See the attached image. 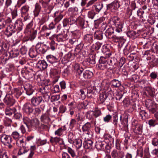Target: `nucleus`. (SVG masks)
Here are the masks:
<instances>
[{"mask_svg":"<svg viewBox=\"0 0 158 158\" xmlns=\"http://www.w3.org/2000/svg\"><path fill=\"white\" fill-rule=\"evenodd\" d=\"M56 43L52 40L49 43L48 46L41 42H38L36 44L37 49L40 53L43 54L45 53L50 49L52 51H54L56 49Z\"/></svg>","mask_w":158,"mask_h":158,"instance_id":"nucleus-1","label":"nucleus"},{"mask_svg":"<svg viewBox=\"0 0 158 158\" xmlns=\"http://www.w3.org/2000/svg\"><path fill=\"white\" fill-rule=\"evenodd\" d=\"M35 148V146H31L30 149L28 148L27 147L21 148L19 149L18 154L19 155H21L28 153L29 155L27 158H32L34 154V150Z\"/></svg>","mask_w":158,"mask_h":158,"instance_id":"nucleus-2","label":"nucleus"},{"mask_svg":"<svg viewBox=\"0 0 158 158\" xmlns=\"http://www.w3.org/2000/svg\"><path fill=\"white\" fill-rule=\"evenodd\" d=\"M145 105L151 113L153 114L158 110V105L152 100H147L145 101Z\"/></svg>","mask_w":158,"mask_h":158,"instance_id":"nucleus-3","label":"nucleus"},{"mask_svg":"<svg viewBox=\"0 0 158 158\" xmlns=\"http://www.w3.org/2000/svg\"><path fill=\"white\" fill-rule=\"evenodd\" d=\"M109 59L108 58H106L103 56H101L99 60V63L97 65L98 68L101 70H104L107 68H110V67H108L109 65L108 64Z\"/></svg>","mask_w":158,"mask_h":158,"instance_id":"nucleus-4","label":"nucleus"},{"mask_svg":"<svg viewBox=\"0 0 158 158\" xmlns=\"http://www.w3.org/2000/svg\"><path fill=\"white\" fill-rule=\"evenodd\" d=\"M33 106L32 104L30 102L25 103L23 106V112L27 114L30 115L33 112L34 109Z\"/></svg>","mask_w":158,"mask_h":158,"instance_id":"nucleus-5","label":"nucleus"},{"mask_svg":"<svg viewBox=\"0 0 158 158\" xmlns=\"http://www.w3.org/2000/svg\"><path fill=\"white\" fill-rule=\"evenodd\" d=\"M102 114L101 111L99 110H95L94 111H91L88 112L87 115V117H88L91 120H92L94 122V123H95L96 121H95V118L93 117L94 116L95 118H96L100 115Z\"/></svg>","mask_w":158,"mask_h":158,"instance_id":"nucleus-6","label":"nucleus"},{"mask_svg":"<svg viewBox=\"0 0 158 158\" xmlns=\"http://www.w3.org/2000/svg\"><path fill=\"white\" fill-rule=\"evenodd\" d=\"M48 84L46 86L44 87H42L40 88L39 89V91L41 93L44 99V101L45 100V102H48L50 98V94L48 91L46 89L47 88V86L48 85H49L50 84L48 82Z\"/></svg>","mask_w":158,"mask_h":158,"instance_id":"nucleus-7","label":"nucleus"},{"mask_svg":"<svg viewBox=\"0 0 158 158\" xmlns=\"http://www.w3.org/2000/svg\"><path fill=\"white\" fill-rule=\"evenodd\" d=\"M0 138L1 142L4 145H6L7 143H11L13 141L11 137L9 135L2 134L0 135Z\"/></svg>","mask_w":158,"mask_h":158,"instance_id":"nucleus-8","label":"nucleus"},{"mask_svg":"<svg viewBox=\"0 0 158 158\" xmlns=\"http://www.w3.org/2000/svg\"><path fill=\"white\" fill-rule=\"evenodd\" d=\"M3 101L8 106H13L15 102V100L12 98V95L7 94L6 95L3 99Z\"/></svg>","mask_w":158,"mask_h":158,"instance_id":"nucleus-9","label":"nucleus"},{"mask_svg":"<svg viewBox=\"0 0 158 158\" xmlns=\"http://www.w3.org/2000/svg\"><path fill=\"white\" fill-rule=\"evenodd\" d=\"M43 101L44 102V100H43L42 97L41 96H34L31 99V103L34 106H38Z\"/></svg>","mask_w":158,"mask_h":158,"instance_id":"nucleus-10","label":"nucleus"},{"mask_svg":"<svg viewBox=\"0 0 158 158\" xmlns=\"http://www.w3.org/2000/svg\"><path fill=\"white\" fill-rule=\"evenodd\" d=\"M16 31L14 25L10 24L6 27L5 31V34L7 37H9L11 36Z\"/></svg>","mask_w":158,"mask_h":158,"instance_id":"nucleus-11","label":"nucleus"},{"mask_svg":"<svg viewBox=\"0 0 158 158\" xmlns=\"http://www.w3.org/2000/svg\"><path fill=\"white\" fill-rule=\"evenodd\" d=\"M82 130L85 133L92 136V133L91 131V124L89 122H87L82 127Z\"/></svg>","mask_w":158,"mask_h":158,"instance_id":"nucleus-12","label":"nucleus"},{"mask_svg":"<svg viewBox=\"0 0 158 158\" xmlns=\"http://www.w3.org/2000/svg\"><path fill=\"white\" fill-rule=\"evenodd\" d=\"M14 25L16 31H17V32H18L22 30L23 24L22 19H19L15 21Z\"/></svg>","mask_w":158,"mask_h":158,"instance_id":"nucleus-13","label":"nucleus"},{"mask_svg":"<svg viewBox=\"0 0 158 158\" xmlns=\"http://www.w3.org/2000/svg\"><path fill=\"white\" fill-rule=\"evenodd\" d=\"M117 56L115 55V57H113L111 58L110 59H109V65H112L113 66V69H117L118 66V63L117 60Z\"/></svg>","mask_w":158,"mask_h":158,"instance_id":"nucleus-14","label":"nucleus"},{"mask_svg":"<svg viewBox=\"0 0 158 158\" xmlns=\"http://www.w3.org/2000/svg\"><path fill=\"white\" fill-rule=\"evenodd\" d=\"M67 13L71 17H74L78 14V9L76 7H70L67 11Z\"/></svg>","mask_w":158,"mask_h":158,"instance_id":"nucleus-15","label":"nucleus"},{"mask_svg":"<svg viewBox=\"0 0 158 158\" xmlns=\"http://www.w3.org/2000/svg\"><path fill=\"white\" fill-rule=\"evenodd\" d=\"M118 7V1L114 2L107 5V9H110L112 12H115Z\"/></svg>","mask_w":158,"mask_h":158,"instance_id":"nucleus-16","label":"nucleus"},{"mask_svg":"<svg viewBox=\"0 0 158 158\" xmlns=\"http://www.w3.org/2000/svg\"><path fill=\"white\" fill-rule=\"evenodd\" d=\"M84 40L85 43L88 45L91 44L93 41V36L90 34H87L84 36Z\"/></svg>","mask_w":158,"mask_h":158,"instance_id":"nucleus-17","label":"nucleus"},{"mask_svg":"<svg viewBox=\"0 0 158 158\" xmlns=\"http://www.w3.org/2000/svg\"><path fill=\"white\" fill-rule=\"evenodd\" d=\"M38 52L39 53H40L39 51L37 49L36 45H35V49L31 48L29 52V55L30 57L33 58L36 57L38 55Z\"/></svg>","mask_w":158,"mask_h":158,"instance_id":"nucleus-18","label":"nucleus"},{"mask_svg":"<svg viewBox=\"0 0 158 158\" xmlns=\"http://www.w3.org/2000/svg\"><path fill=\"white\" fill-rule=\"evenodd\" d=\"M23 123L26 125L29 131V129L31 128L32 119H31L28 117L25 116L23 118Z\"/></svg>","mask_w":158,"mask_h":158,"instance_id":"nucleus-19","label":"nucleus"},{"mask_svg":"<svg viewBox=\"0 0 158 158\" xmlns=\"http://www.w3.org/2000/svg\"><path fill=\"white\" fill-rule=\"evenodd\" d=\"M63 15L60 12L56 11L54 14L55 23H56L59 22L63 18Z\"/></svg>","mask_w":158,"mask_h":158,"instance_id":"nucleus-20","label":"nucleus"},{"mask_svg":"<svg viewBox=\"0 0 158 158\" xmlns=\"http://www.w3.org/2000/svg\"><path fill=\"white\" fill-rule=\"evenodd\" d=\"M76 25L79 26L81 28H83L87 27L86 24H85V20L81 17L77 18Z\"/></svg>","mask_w":158,"mask_h":158,"instance_id":"nucleus-21","label":"nucleus"},{"mask_svg":"<svg viewBox=\"0 0 158 158\" xmlns=\"http://www.w3.org/2000/svg\"><path fill=\"white\" fill-rule=\"evenodd\" d=\"M56 40L58 42L64 41L68 39V36L66 34H59L54 35Z\"/></svg>","mask_w":158,"mask_h":158,"instance_id":"nucleus-22","label":"nucleus"},{"mask_svg":"<svg viewBox=\"0 0 158 158\" xmlns=\"http://www.w3.org/2000/svg\"><path fill=\"white\" fill-rule=\"evenodd\" d=\"M50 142L52 143H55L59 144H62L64 142L63 139L60 137H51L50 140Z\"/></svg>","mask_w":158,"mask_h":158,"instance_id":"nucleus-23","label":"nucleus"},{"mask_svg":"<svg viewBox=\"0 0 158 158\" xmlns=\"http://www.w3.org/2000/svg\"><path fill=\"white\" fill-rule=\"evenodd\" d=\"M40 5L38 3H36L35 5V7L33 10V15L34 17L39 16L41 10Z\"/></svg>","mask_w":158,"mask_h":158,"instance_id":"nucleus-24","label":"nucleus"},{"mask_svg":"<svg viewBox=\"0 0 158 158\" xmlns=\"http://www.w3.org/2000/svg\"><path fill=\"white\" fill-rule=\"evenodd\" d=\"M11 21L10 18H8L6 20L1 19L0 20V29H2L4 28L6 25L8 23H10Z\"/></svg>","mask_w":158,"mask_h":158,"instance_id":"nucleus-25","label":"nucleus"},{"mask_svg":"<svg viewBox=\"0 0 158 158\" xmlns=\"http://www.w3.org/2000/svg\"><path fill=\"white\" fill-rule=\"evenodd\" d=\"M24 88L26 94L28 96L32 95L34 91L32 85L30 84L24 86Z\"/></svg>","mask_w":158,"mask_h":158,"instance_id":"nucleus-26","label":"nucleus"},{"mask_svg":"<svg viewBox=\"0 0 158 158\" xmlns=\"http://www.w3.org/2000/svg\"><path fill=\"white\" fill-rule=\"evenodd\" d=\"M41 122L45 124H48L50 121V118L47 113L43 114L40 117Z\"/></svg>","mask_w":158,"mask_h":158,"instance_id":"nucleus-27","label":"nucleus"},{"mask_svg":"<svg viewBox=\"0 0 158 158\" xmlns=\"http://www.w3.org/2000/svg\"><path fill=\"white\" fill-rule=\"evenodd\" d=\"M93 142L92 140L90 139L88 140L83 143V147L86 149H92L93 148Z\"/></svg>","mask_w":158,"mask_h":158,"instance_id":"nucleus-28","label":"nucleus"},{"mask_svg":"<svg viewBox=\"0 0 158 158\" xmlns=\"http://www.w3.org/2000/svg\"><path fill=\"white\" fill-rule=\"evenodd\" d=\"M40 123V121L37 118H34L32 119L31 128L34 127L38 130Z\"/></svg>","mask_w":158,"mask_h":158,"instance_id":"nucleus-29","label":"nucleus"},{"mask_svg":"<svg viewBox=\"0 0 158 158\" xmlns=\"http://www.w3.org/2000/svg\"><path fill=\"white\" fill-rule=\"evenodd\" d=\"M29 6L27 5H24L20 8V12L21 15H24L26 14H28L29 10Z\"/></svg>","mask_w":158,"mask_h":158,"instance_id":"nucleus-30","label":"nucleus"},{"mask_svg":"<svg viewBox=\"0 0 158 158\" xmlns=\"http://www.w3.org/2000/svg\"><path fill=\"white\" fill-rule=\"evenodd\" d=\"M37 65L40 69H42L44 70L47 68L48 66V64L47 62L44 60H40L38 61L37 63Z\"/></svg>","mask_w":158,"mask_h":158,"instance_id":"nucleus-31","label":"nucleus"},{"mask_svg":"<svg viewBox=\"0 0 158 158\" xmlns=\"http://www.w3.org/2000/svg\"><path fill=\"white\" fill-rule=\"evenodd\" d=\"M19 51L18 50H13L9 52L10 55L9 56L10 58H11L17 57L19 54Z\"/></svg>","mask_w":158,"mask_h":158,"instance_id":"nucleus-32","label":"nucleus"},{"mask_svg":"<svg viewBox=\"0 0 158 158\" xmlns=\"http://www.w3.org/2000/svg\"><path fill=\"white\" fill-rule=\"evenodd\" d=\"M16 111V109L15 107H13L11 108L9 107H7L6 109L5 113L6 115L11 116Z\"/></svg>","mask_w":158,"mask_h":158,"instance_id":"nucleus-33","label":"nucleus"},{"mask_svg":"<svg viewBox=\"0 0 158 158\" xmlns=\"http://www.w3.org/2000/svg\"><path fill=\"white\" fill-rule=\"evenodd\" d=\"M12 94L14 96L18 98L22 94V92L18 89L15 88L12 90Z\"/></svg>","mask_w":158,"mask_h":158,"instance_id":"nucleus-34","label":"nucleus"},{"mask_svg":"<svg viewBox=\"0 0 158 158\" xmlns=\"http://www.w3.org/2000/svg\"><path fill=\"white\" fill-rule=\"evenodd\" d=\"M74 70L77 74L80 75L84 70L78 64H76L74 66Z\"/></svg>","mask_w":158,"mask_h":158,"instance_id":"nucleus-35","label":"nucleus"},{"mask_svg":"<svg viewBox=\"0 0 158 158\" xmlns=\"http://www.w3.org/2000/svg\"><path fill=\"white\" fill-rule=\"evenodd\" d=\"M83 75L85 79H90L93 76V73L89 70H86L83 73Z\"/></svg>","mask_w":158,"mask_h":158,"instance_id":"nucleus-36","label":"nucleus"},{"mask_svg":"<svg viewBox=\"0 0 158 158\" xmlns=\"http://www.w3.org/2000/svg\"><path fill=\"white\" fill-rule=\"evenodd\" d=\"M65 130L64 127H61L55 131L54 134L56 135L59 136H61L63 135V133Z\"/></svg>","mask_w":158,"mask_h":158,"instance_id":"nucleus-37","label":"nucleus"},{"mask_svg":"<svg viewBox=\"0 0 158 158\" xmlns=\"http://www.w3.org/2000/svg\"><path fill=\"white\" fill-rule=\"evenodd\" d=\"M46 58L48 61L51 64L56 62L57 60L56 57L51 55L47 56Z\"/></svg>","mask_w":158,"mask_h":158,"instance_id":"nucleus-38","label":"nucleus"},{"mask_svg":"<svg viewBox=\"0 0 158 158\" xmlns=\"http://www.w3.org/2000/svg\"><path fill=\"white\" fill-rule=\"evenodd\" d=\"M33 20H31L28 24L26 25L25 28V31L27 32L30 31L31 32V31L33 30L32 28L33 26Z\"/></svg>","mask_w":158,"mask_h":158,"instance_id":"nucleus-39","label":"nucleus"},{"mask_svg":"<svg viewBox=\"0 0 158 158\" xmlns=\"http://www.w3.org/2000/svg\"><path fill=\"white\" fill-rule=\"evenodd\" d=\"M74 145L77 149L80 148L82 145V140L80 139H77L75 140L74 142Z\"/></svg>","mask_w":158,"mask_h":158,"instance_id":"nucleus-40","label":"nucleus"},{"mask_svg":"<svg viewBox=\"0 0 158 158\" xmlns=\"http://www.w3.org/2000/svg\"><path fill=\"white\" fill-rule=\"evenodd\" d=\"M148 123L150 127H154L156 125H158V120L156 119H149L148 120Z\"/></svg>","mask_w":158,"mask_h":158,"instance_id":"nucleus-41","label":"nucleus"},{"mask_svg":"<svg viewBox=\"0 0 158 158\" xmlns=\"http://www.w3.org/2000/svg\"><path fill=\"white\" fill-rule=\"evenodd\" d=\"M16 143L17 146L21 148L27 147L26 142H24L23 139L17 140Z\"/></svg>","mask_w":158,"mask_h":158,"instance_id":"nucleus-42","label":"nucleus"},{"mask_svg":"<svg viewBox=\"0 0 158 158\" xmlns=\"http://www.w3.org/2000/svg\"><path fill=\"white\" fill-rule=\"evenodd\" d=\"M113 123L115 127H117L118 123V112H115L113 114Z\"/></svg>","mask_w":158,"mask_h":158,"instance_id":"nucleus-43","label":"nucleus"},{"mask_svg":"<svg viewBox=\"0 0 158 158\" xmlns=\"http://www.w3.org/2000/svg\"><path fill=\"white\" fill-rule=\"evenodd\" d=\"M71 33H72V37L78 39L80 37L81 33L78 30L72 31Z\"/></svg>","mask_w":158,"mask_h":158,"instance_id":"nucleus-44","label":"nucleus"},{"mask_svg":"<svg viewBox=\"0 0 158 158\" xmlns=\"http://www.w3.org/2000/svg\"><path fill=\"white\" fill-rule=\"evenodd\" d=\"M49 30L48 27V26L46 25H44L41 28V31L45 32V35L46 36H49L51 33V31L49 32H48V31Z\"/></svg>","mask_w":158,"mask_h":158,"instance_id":"nucleus-45","label":"nucleus"},{"mask_svg":"<svg viewBox=\"0 0 158 158\" xmlns=\"http://www.w3.org/2000/svg\"><path fill=\"white\" fill-rule=\"evenodd\" d=\"M75 136L73 133L69 132L68 135V140L70 143H74L75 140Z\"/></svg>","mask_w":158,"mask_h":158,"instance_id":"nucleus-46","label":"nucleus"},{"mask_svg":"<svg viewBox=\"0 0 158 158\" xmlns=\"http://www.w3.org/2000/svg\"><path fill=\"white\" fill-rule=\"evenodd\" d=\"M102 34V31H97L94 33V37L97 40H101L103 38Z\"/></svg>","mask_w":158,"mask_h":158,"instance_id":"nucleus-47","label":"nucleus"},{"mask_svg":"<svg viewBox=\"0 0 158 158\" xmlns=\"http://www.w3.org/2000/svg\"><path fill=\"white\" fill-rule=\"evenodd\" d=\"M107 98V96L105 92H102L100 94L99 98L101 102H103Z\"/></svg>","mask_w":158,"mask_h":158,"instance_id":"nucleus-48","label":"nucleus"},{"mask_svg":"<svg viewBox=\"0 0 158 158\" xmlns=\"http://www.w3.org/2000/svg\"><path fill=\"white\" fill-rule=\"evenodd\" d=\"M10 136L14 139L17 140L20 137V133L16 131L13 132Z\"/></svg>","mask_w":158,"mask_h":158,"instance_id":"nucleus-49","label":"nucleus"},{"mask_svg":"<svg viewBox=\"0 0 158 158\" xmlns=\"http://www.w3.org/2000/svg\"><path fill=\"white\" fill-rule=\"evenodd\" d=\"M95 147L98 149L101 150L104 148V144L101 141H97L95 143Z\"/></svg>","mask_w":158,"mask_h":158,"instance_id":"nucleus-50","label":"nucleus"},{"mask_svg":"<svg viewBox=\"0 0 158 158\" xmlns=\"http://www.w3.org/2000/svg\"><path fill=\"white\" fill-rule=\"evenodd\" d=\"M22 17L23 18V22H29L31 20H33L29 14H26L24 15H21Z\"/></svg>","mask_w":158,"mask_h":158,"instance_id":"nucleus-51","label":"nucleus"},{"mask_svg":"<svg viewBox=\"0 0 158 158\" xmlns=\"http://www.w3.org/2000/svg\"><path fill=\"white\" fill-rule=\"evenodd\" d=\"M114 24L116 27L115 31L118 32V17H114L113 19Z\"/></svg>","mask_w":158,"mask_h":158,"instance_id":"nucleus-52","label":"nucleus"},{"mask_svg":"<svg viewBox=\"0 0 158 158\" xmlns=\"http://www.w3.org/2000/svg\"><path fill=\"white\" fill-rule=\"evenodd\" d=\"M78 94L79 97V98L82 99H84L85 98V95L84 91L82 89H81L78 92Z\"/></svg>","mask_w":158,"mask_h":158,"instance_id":"nucleus-53","label":"nucleus"},{"mask_svg":"<svg viewBox=\"0 0 158 158\" xmlns=\"http://www.w3.org/2000/svg\"><path fill=\"white\" fill-rule=\"evenodd\" d=\"M78 39L75 38L73 37L72 39L69 40V43L71 44H74L75 45H77L79 44L78 43Z\"/></svg>","mask_w":158,"mask_h":158,"instance_id":"nucleus-54","label":"nucleus"},{"mask_svg":"<svg viewBox=\"0 0 158 158\" xmlns=\"http://www.w3.org/2000/svg\"><path fill=\"white\" fill-rule=\"evenodd\" d=\"M127 35L129 37L134 39L136 37V34L134 31H130L127 32Z\"/></svg>","mask_w":158,"mask_h":158,"instance_id":"nucleus-55","label":"nucleus"},{"mask_svg":"<svg viewBox=\"0 0 158 158\" xmlns=\"http://www.w3.org/2000/svg\"><path fill=\"white\" fill-rule=\"evenodd\" d=\"M12 121L11 119L6 118L4 120V123L5 126L8 127L11 125Z\"/></svg>","mask_w":158,"mask_h":158,"instance_id":"nucleus-56","label":"nucleus"},{"mask_svg":"<svg viewBox=\"0 0 158 158\" xmlns=\"http://www.w3.org/2000/svg\"><path fill=\"white\" fill-rule=\"evenodd\" d=\"M112 29L111 28H108L107 29L105 33V34L107 38H110V36L111 35L112 33L113 32L112 31Z\"/></svg>","mask_w":158,"mask_h":158,"instance_id":"nucleus-57","label":"nucleus"},{"mask_svg":"<svg viewBox=\"0 0 158 158\" xmlns=\"http://www.w3.org/2000/svg\"><path fill=\"white\" fill-rule=\"evenodd\" d=\"M95 14V12L94 10H91L89 11L88 13V17L89 19H93Z\"/></svg>","mask_w":158,"mask_h":158,"instance_id":"nucleus-58","label":"nucleus"},{"mask_svg":"<svg viewBox=\"0 0 158 158\" xmlns=\"http://www.w3.org/2000/svg\"><path fill=\"white\" fill-rule=\"evenodd\" d=\"M111 156L113 158H118V151L117 150H114L112 152Z\"/></svg>","mask_w":158,"mask_h":158,"instance_id":"nucleus-59","label":"nucleus"},{"mask_svg":"<svg viewBox=\"0 0 158 158\" xmlns=\"http://www.w3.org/2000/svg\"><path fill=\"white\" fill-rule=\"evenodd\" d=\"M103 7V4L102 3H98L95 6V10L99 12Z\"/></svg>","mask_w":158,"mask_h":158,"instance_id":"nucleus-60","label":"nucleus"},{"mask_svg":"<svg viewBox=\"0 0 158 158\" xmlns=\"http://www.w3.org/2000/svg\"><path fill=\"white\" fill-rule=\"evenodd\" d=\"M60 98V96L59 94L53 95L51 97V100L52 102H53L59 100Z\"/></svg>","mask_w":158,"mask_h":158,"instance_id":"nucleus-61","label":"nucleus"},{"mask_svg":"<svg viewBox=\"0 0 158 158\" xmlns=\"http://www.w3.org/2000/svg\"><path fill=\"white\" fill-rule=\"evenodd\" d=\"M123 103L124 107L128 106L130 104V101L128 98H125L123 101Z\"/></svg>","mask_w":158,"mask_h":158,"instance_id":"nucleus-62","label":"nucleus"},{"mask_svg":"<svg viewBox=\"0 0 158 158\" xmlns=\"http://www.w3.org/2000/svg\"><path fill=\"white\" fill-rule=\"evenodd\" d=\"M19 129L20 130L22 134H24L27 133V129L23 125H21L19 127Z\"/></svg>","mask_w":158,"mask_h":158,"instance_id":"nucleus-63","label":"nucleus"},{"mask_svg":"<svg viewBox=\"0 0 158 158\" xmlns=\"http://www.w3.org/2000/svg\"><path fill=\"white\" fill-rule=\"evenodd\" d=\"M2 46H3L5 52L7 51L9 48V44L7 43H2Z\"/></svg>","mask_w":158,"mask_h":158,"instance_id":"nucleus-64","label":"nucleus"}]
</instances>
